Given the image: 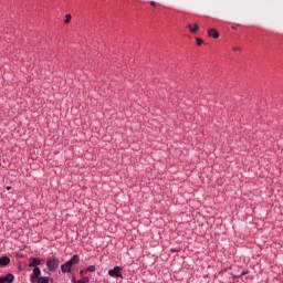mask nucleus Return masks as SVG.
Returning a JSON list of instances; mask_svg holds the SVG:
<instances>
[{
    "instance_id": "nucleus-1",
    "label": "nucleus",
    "mask_w": 283,
    "mask_h": 283,
    "mask_svg": "<svg viewBox=\"0 0 283 283\" xmlns=\"http://www.w3.org/2000/svg\"><path fill=\"white\" fill-rule=\"evenodd\" d=\"M78 262H81V256H78V254L73 255L69 261L61 265L62 273H71L72 268L75 264H78Z\"/></svg>"
},
{
    "instance_id": "nucleus-2",
    "label": "nucleus",
    "mask_w": 283,
    "mask_h": 283,
    "mask_svg": "<svg viewBox=\"0 0 283 283\" xmlns=\"http://www.w3.org/2000/svg\"><path fill=\"white\" fill-rule=\"evenodd\" d=\"M59 264H60L59 259L54 256L49 258L46 261V266L51 273H54V271L59 269Z\"/></svg>"
},
{
    "instance_id": "nucleus-3",
    "label": "nucleus",
    "mask_w": 283,
    "mask_h": 283,
    "mask_svg": "<svg viewBox=\"0 0 283 283\" xmlns=\"http://www.w3.org/2000/svg\"><path fill=\"white\" fill-rule=\"evenodd\" d=\"M43 259H39V258H30L29 259V266L33 268V269H38L39 266H41V264H43Z\"/></svg>"
},
{
    "instance_id": "nucleus-4",
    "label": "nucleus",
    "mask_w": 283,
    "mask_h": 283,
    "mask_svg": "<svg viewBox=\"0 0 283 283\" xmlns=\"http://www.w3.org/2000/svg\"><path fill=\"white\" fill-rule=\"evenodd\" d=\"M120 271H123V268L115 266L113 270L108 271V275L111 277H123V274L120 273Z\"/></svg>"
},
{
    "instance_id": "nucleus-5",
    "label": "nucleus",
    "mask_w": 283,
    "mask_h": 283,
    "mask_svg": "<svg viewBox=\"0 0 283 283\" xmlns=\"http://www.w3.org/2000/svg\"><path fill=\"white\" fill-rule=\"evenodd\" d=\"M14 282V274L9 273L6 276L0 277V283H12Z\"/></svg>"
},
{
    "instance_id": "nucleus-6",
    "label": "nucleus",
    "mask_w": 283,
    "mask_h": 283,
    "mask_svg": "<svg viewBox=\"0 0 283 283\" xmlns=\"http://www.w3.org/2000/svg\"><path fill=\"white\" fill-rule=\"evenodd\" d=\"M187 28L189 29V31L192 34L198 32V30H200V27L197 23H195V24H187Z\"/></svg>"
},
{
    "instance_id": "nucleus-7",
    "label": "nucleus",
    "mask_w": 283,
    "mask_h": 283,
    "mask_svg": "<svg viewBox=\"0 0 283 283\" xmlns=\"http://www.w3.org/2000/svg\"><path fill=\"white\" fill-rule=\"evenodd\" d=\"M10 264V258L9 256H0V266H8Z\"/></svg>"
},
{
    "instance_id": "nucleus-8",
    "label": "nucleus",
    "mask_w": 283,
    "mask_h": 283,
    "mask_svg": "<svg viewBox=\"0 0 283 283\" xmlns=\"http://www.w3.org/2000/svg\"><path fill=\"white\" fill-rule=\"evenodd\" d=\"M208 36H212V39H218L220 36V33H218V30L216 29H210L208 31Z\"/></svg>"
},
{
    "instance_id": "nucleus-9",
    "label": "nucleus",
    "mask_w": 283,
    "mask_h": 283,
    "mask_svg": "<svg viewBox=\"0 0 283 283\" xmlns=\"http://www.w3.org/2000/svg\"><path fill=\"white\" fill-rule=\"evenodd\" d=\"M36 283H54V281H52V279H50L49 276H41L38 279Z\"/></svg>"
},
{
    "instance_id": "nucleus-10",
    "label": "nucleus",
    "mask_w": 283,
    "mask_h": 283,
    "mask_svg": "<svg viewBox=\"0 0 283 283\" xmlns=\"http://www.w3.org/2000/svg\"><path fill=\"white\" fill-rule=\"evenodd\" d=\"M72 283H90V279L83 277L80 281L76 280V277H72Z\"/></svg>"
},
{
    "instance_id": "nucleus-11",
    "label": "nucleus",
    "mask_w": 283,
    "mask_h": 283,
    "mask_svg": "<svg viewBox=\"0 0 283 283\" xmlns=\"http://www.w3.org/2000/svg\"><path fill=\"white\" fill-rule=\"evenodd\" d=\"M34 277H40L41 275V269L40 268H33V273Z\"/></svg>"
},
{
    "instance_id": "nucleus-12",
    "label": "nucleus",
    "mask_w": 283,
    "mask_h": 283,
    "mask_svg": "<svg viewBox=\"0 0 283 283\" xmlns=\"http://www.w3.org/2000/svg\"><path fill=\"white\" fill-rule=\"evenodd\" d=\"M70 21H72V14L67 13V14L64 17V23H70Z\"/></svg>"
},
{
    "instance_id": "nucleus-13",
    "label": "nucleus",
    "mask_w": 283,
    "mask_h": 283,
    "mask_svg": "<svg viewBox=\"0 0 283 283\" xmlns=\"http://www.w3.org/2000/svg\"><path fill=\"white\" fill-rule=\"evenodd\" d=\"M86 271H88V273H94V271H96V266L91 265L86 269Z\"/></svg>"
},
{
    "instance_id": "nucleus-14",
    "label": "nucleus",
    "mask_w": 283,
    "mask_h": 283,
    "mask_svg": "<svg viewBox=\"0 0 283 283\" xmlns=\"http://www.w3.org/2000/svg\"><path fill=\"white\" fill-rule=\"evenodd\" d=\"M36 280H39V277H38V276H34V274H31V276H30V282H31V283H36Z\"/></svg>"
},
{
    "instance_id": "nucleus-15",
    "label": "nucleus",
    "mask_w": 283,
    "mask_h": 283,
    "mask_svg": "<svg viewBox=\"0 0 283 283\" xmlns=\"http://www.w3.org/2000/svg\"><path fill=\"white\" fill-rule=\"evenodd\" d=\"M203 41L200 38H197V45H202Z\"/></svg>"
},
{
    "instance_id": "nucleus-16",
    "label": "nucleus",
    "mask_w": 283,
    "mask_h": 283,
    "mask_svg": "<svg viewBox=\"0 0 283 283\" xmlns=\"http://www.w3.org/2000/svg\"><path fill=\"white\" fill-rule=\"evenodd\" d=\"M80 273H81V275H83V274L87 273V270H82V271H80Z\"/></svg>"
},
{
    "instance_id": "nucleus-17",
    "label": "nucleus",
    "mask_w": 283,
    "mask_h": 283,
    "mask_svg": "<svg viewBox=\"0 0 283 283\" xmlns=\"http://www.w3.org/2000/svg\"><path fill=\"white\" fill-rule=\"evenodd\" d=\"M233 51L234 52H240V48H234Z\"/></svg>"
},
{
    "instance_id": "nucleus-18",
    "label": "nucleus",
    "mask_w": 283,
    "mask_h": 283,
    "mask_svg": "<svg viewBox=\"0 0 283 283\" xmlns=\"http://www.w3.org/2000/svg\"><path fill=\"white\" fill-rule=\"evenodd\" d=\"M150 6H156V1H150Z\"/></svg>"
}]
</instances>
